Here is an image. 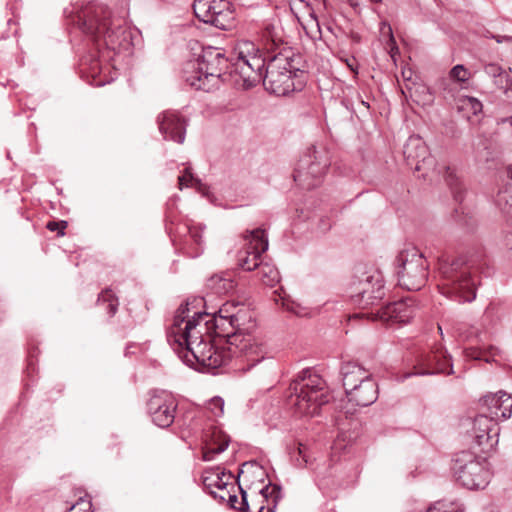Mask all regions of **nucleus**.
Listing matches in <instances>:
<instances>
[{
  "label": "nucleus",
  "instance_id": "obj_32",
  "mask_svg": "<svg viewBox=\"0 0 512 512\" xmlns=\"http://www.w3.org/2000/svg\"><path fill=\"white\" fill-rule=\"evenodd\" d=\"M99 305H103L107 309L109 316H114L118 308V300L111 289H105L98 297Z\"/></svg>",
  "mask_w": 512,
  "mask_h": 512
},
{
  "label": "nucleus",
  "instance_id": "obj_30",
  "mask_svg": "<svg viewBox=\"0 0 512 512\" xmlns=\"http://www.w3.org/2000/svg\"><path fill=\"white\" fill-rule=\"evenodd\" d=\"M178 184L179 189H183V187L193 186L197 189L198 192L202 193L204 196H207L206 185L203 184L200 179L194 177L190 168H186L184 174L178 177Z\"/></svg>",
  "mask_w": 512,
  "mask_h": 512
},
{
  "label": "nucleus",
  "instance_id": "obj_27",
  "mask_svg": "<svg viewBox=\"0 0 512 512\" xmlns=\"http://www.w3.org/2000/svg\"><path fill=\"white\" fill-rule=\"evenodd\" d=\"M231 478V474H227L223 470L216 469L205 473L203 476V485L207 490H209V492L213 491V488H217L219 491L224 492L227 490L226 487Z\"/></svg>",
  "mask_w": 512,
  "mask_h": 512
},
{
  "label": "nucleus",
  "instance_id": "obj_7",
  "mask_svg": "<svg viewBox=\"0 0 512 512\" xmlns=\"http://www.w3.org/2000/svg\"><path fill=\"white\" fill-rule=\"evenodd\" d=\"M395 273L400 287L418 291L428 280V263L423 254L413 246L405 247L396 256Z\"/></svg>",
  "mask_w": 512,
  "mask_h": 512
},
{
  "label": "nucleus",
  "instance_id": "obj_34",
  "mask_svg": "<svg viewBox=\"0 0 512 512\" xmlns=\"http://www.w3.org/2000/svg\"><path fill=\"white\" fill-rule=\"evenodd\" d=\"M458 110L472 115H477L482 111V103L474 97H464L459 100ZM470 119V115L467 114Z\"/></svg>",
  "mask_w": 512,
  "mask_h": 512
},
{
  "label": "nucleus",
  "instance_id": "obj_25",
  "mask_svg": "<svg viewBox=\"0 0 512 512\" xmlns=\"http://www.w3.org/2000/svg\"><path fill=\"white\" fill-rule=\"evenodd\" d=\"M229 439L220 430L208 431L205 434V447L203 448V459L211 461L214 457L228 447Z\"/></svg>",
  "mask_w": 512,
  "mask_h": 512
},
{
  "label": "nucleus",
  "instance_id": "obj_37",
  "mask_svg": "<svg viewBox=\"0 0 512 512\" xmlns=\"http://www.w3.org/2000/svg\"><path fill=\"white\" fill-rule=\"evenodd\" d=\"M494 83L507 97H512V79L506 71L497 77Z\"/></svg>",
  "mask_w": 512,
  "mask_h": 512
},
{
  "label": "nucleus",
  "instance_id": "obj_49",
  "mask_svg": "<svg viewBox=\"0 0 512 512\" xmlns=\"http://www.w3.org/2000/svg\"><path fill=\"white\" fill-rule=\"evenodd\" d=\"M331 228V222L329 220L322 219L319 223V229L322 232H326Z\"/></svg>",
  "mask_w": 512,
  "mask_h": 512
},
{
  "label": "nucleus",
  "instance_id": "obj_28",
  "mask_svg": "<svg viewBox=\"0 0 512 512\" xmlns=\"http://www.w3.org/2000/svg\"><path fill=\"white\" fill-rule=\"evenodd\" d=\"M234 286V281L229 275H213L207 281V287L218 295L230 292Z\"/></svg>",
  "mask_w": 512,
  "mask_h": 512
},
{
  "label": "nucleus",
  "instance_id": "obj_55",
  "mask_svg": "<svg viewBox=\"0 0 512 512\" xmlns=\"http://www.w3.org/2000/svg\"><path fill=\"white\" fill-rule=\"evenodd\" d=\"M369 1H370L371 3H373V4H377V3H380V2H381V0H369Z\"/></svg>",
  "mask_w": 512,
  "mask_h": 512
},
{
  "label": "nucleus",
  "instance_id": "obj_19",
  "mask_svg": "<svg viewBox=\"0 0 512 512\" xmlns=\"http://www.w3.org/2000/svg\"><path fill=\"white\" fill-rule=\"evenodd\" d=\"M147 408L153 423L167 428L174 422L177 402L172 394L161 392L149 399Z\"/></svg>",
  "mask_w": 512,
  "mask_h": 512
},
{
  "label": "nucleus",
  "instance_id": "obj_33",
  "mask_svg": "<svg viewBox=\"0 0 512 512\" xmlns=\"http://www.w3.org/2000/svg\"><path fill=\"white\" fill-rule=\"evenodd\" d=\"M260 495L263 499L267 500L269 497L273 499L274 505L272 508H268L267 511H265V506H260L257 512H275V507L278 502V500L281 498V488L278 485H273L272 487L270 485L264 486L260 490Z\"/></svg>",
  "mask_w": 512,
  "mask_h": 512
},
{
  "label": "nucleus",
  "instance_id": "obj_20",
  "mask_svg": "<svg viewBox=\"0 0 512 512\" xmlns=\"http://www.w3.org/2000/svg\"><path fill=\"white\" fill-rule=\"evenodd\" d=\"M471 436L482 451H488L498 443V424L485 412H480L473 421Z\"/></svg>",
  "mask_w": 512,
  "mask_h": 512
},
{
  "label": "nucleus",
  "instance_id": "obj_2",
  "mask_svg": "<svg viewBox=\"0 0 512 512\" xmlns=\"http://www.w3.org/2000/svg\"><path fill=\"white\" fill-rule=\"evenodd\" d=\"M77 23L82 32L89 37L99 52V58L110 59L102 48L116 51L129 46V33L124 20L112 18L111 11L102 4H89L78 14Z\"/></svg>",
  "mask_w": 512,
  "mask_h": 512
},
{
  "label": "nucleus",
  "instance_id": "obj_53",
  "mask_svg": "<svg viewBox=\"0 0 512 512\" xmlns=\"http://www.w3.org/2000/svg\"><path fill=\"white\" fill-rule=\"evenodd\" d=\"M508 175L512 179V165L508 167Z\"/></svg>",
  "mask_w": 512,
  "mask_h": 512
},
{
  "label": "nucleus",
  "instance_id": "obj_51",
  "mask_svg": "<svg viewBox=\"0 0 512 512\" xmlns=\"http://www.w3.org/2000/svg\"><path fill=\"white\" fill-rule=\"evenodd\" d=\"M499 123H502V124L508 123L512 128V116L501 119V121Z\"/></svg>",
  "mask_w": 512,
  "mask_h": 512
},
{
  "label": "nucleus",
  "instance_id": "obj_36",
  "mask_svg": "<svg viewBox=\"0 0 512 512\" xmlns=\"http://www.w3.org/2000/svg\"><path fill=\"white\" fill-rule=\"evenodd\" d=\"M262 41L268 46L269 43L276 45L280 41L279 35L276 31V27L273 24L266 23L260 32Z\"/></svg>",
  "mask_w": 512,
  "mask_h": 512
},
{
  "label": "nucleus",
  "instance_id": "obj_40",
  "mask_svg": "<svg viewBox=\"0 0 512 512\" xmlns=\"http://www.w3.org/2000/svg\"><path fill=\"white\" fill-rule=\"evenodd\" d=\"M238 304L239 303L227 302L221 306L217 314L223 316L224 318L230 319V316L235 314V311L238 308Z\"/></svg>",
  "mask_w": 512,
  "mask_h": 512
},
{
  "label": "nucleus",
  "instance_id": "obj_13",
  "mask_svg": "<svg viewBox=\"0 0 512 512\" xmlns=\"http://www.w3.org/2000/svg\"><path fill=\"white\" fill-rule=\"evenodd\" d=\"M328 165L325 152L312 145L299 159L293 174L294 180L304 189H313L321 183Z\"/></svg>",
  "mask_w": 512,
  "mask_h": 512
},
{
  "label": "nucleus",
  "instance_id": "obj_17",
  "mask_svg": "<svg viewBox=\"0 0 512 512\" xmlns=\"http://www.w3.org/2000/svg\"><path fill=\"white\" fill-rule=\"evenodd\" d=\"M413 374H453L452 357L441 344L436 345L431 351L421 355Z\"/></svg>",
  "mask_w": 512,
  "mask_h": 512
},
{
  "label": "nucleus",
  "instance_id": "obj_11",
  "mask_svg": "<svg viewBox=\"0 0 512 512\" xmlns=\"http://www.w3.org/2000/svg\"><path fill=\"white\" fill-rule=\"evenodd\" d=\"M453 469L457 482L470 490L484 489L491 478L486 460L467 451L458 454Z\"/></svg>",
  "mask_w": 512,
  "mask_h": 512
},
{
  "label": "nucleus",
  "instance_id": "obj_21",
  "mask_svg": "<svg viewBox=\"0 0 512 512\" xmlns=\"http://www.w3.org/2000/svg\"><path fill=\"white\" fill-rule=\"evenodd\" d=\"M481 412H485L490 419L497 422L510 418L512 413V396L499 391L488 394L481 400Z\"/></svg>",
  "mask_w": 512,
  "mask_h": 512
},
{
  "label": "nucleus",
  "instance_id": "obj_16",
  "mask_svg": "<svg viewBox=\"0 0 512 512\" xmlns=\"http://www.w3.org/2000/svg\"><path fill=\"white\" fill-rule=\"evenodd\" d=\"M458 337L460 341L469 344L463 349V354L467 359L484 360L489 363L496 361L495 357L500 355V350L495 346L479 347V344L483 342L482 332L474 326L459 328Z\"/></svg>",
  "mask_w": 512,
  "mask_h": 512
},
{
  "label": "nucleus",
  "instance_id": "obj_3",
  "mask_svg": "<svg viewBox=\"0 0 512 512\" xmlns=\"http://www.w3.org/2000/svg\"><path fill=\"white\" fill-rule=\"evenodd\" d=\"M478 275L465 256L439 261L437 287L440 293L458 303H470L476 298Z\"/></svg>",
  "mask_w": 512,
  "mask_h": 512
},
{
  "label": "nucleus",
  "instance_id": "obj_54",
  "mask_svg": "<svg viewBox=\"0 0 512 512\" xmlns=\"http://www.w3.org/2000/svg\"><path fill=\"white\" fill-rule=\"evenodd\" d=\"M492 305H489L485 311V314L487 315L492 310Z\"/></svg>",
  "mask_w": 512,
  "mask_h": 512
},
{
  "label": "nucleus",
  "instance_id": "obj_5",
  "mask_svg": "<svg viewBox=\"0 0 512 512\" xmlns=\"http://www.w3.org/2000/svg\"><path fill=\"white\" fill-rule=\"evenodd\" d=\"M289 401L295 413L313 417L319 414L321 407L329 402V393L325 381L309 369L303 370L290 384Z\"/></svg>",
  "mask_w": 512,
  "mask_h": 512
},
{
  "label": "nucleus",
  "instance_id": "obj_29",
  "mask_svg": "<svg viewBox=\"0 0 512 512\" xmlns=\"http://www.w3.org/2000/svg\"><path fill=\"white\" fill-rule=\"evenodd\" d=\"M184 230L187 231L189 239L195 244V247H190L187 249L186 253L190 257L199 256L201 253L202 232L204 227L202 225H187L184 227Z\"/></svg>",
  "mask_w": 512,
  "mask_h": 512
},
{
  "label": "nucleus",
  "instance_id": "obj_43",
  "mask_svg": "<svg viewBox=\"0 0 512 512\" xmlns=\"http://www.w3.org/2000/svg\"><path fill=\"white\" fill-rule=\"evenodd\" d=\"M296 450H297V454L299 456L295 459V461L297 462V465L302 466L303 463L304 464L308 463V459L306 456V446L299 443Z\"/></svg>",
  "mask_w": 512,
  "mask_h": 512
},
{
  "label": "nucleus",
  "instance_id": "obj_26",
  "mask_svg": "<svg viewBox=\"0 0 512 512\" xmlns=\"http://www.w3.org/2000/svg\"><path fill=\"white\" fill-rule=\"evenodd\" d=\"M230 321L234 324L235 333L245 334L253 332L255 328L253 313L243 304H238L235 314L230 316Z\"/></svg>",
  "mask_w": 512,
  "mask_h": 512
},
{
  "label": "nucleus",
  "instance_id": "obj_50",
  "mask_svg": "<svg viewBox=\"0 0 512 512\" xmlns=\"http://www.w3.org/2000/svg\"><path fill=\"white\" fill-rule=\"evenodd\" d=\"M498 43H501L503 40H512V37L509 36H493Z\"/></svg>",
  "mask_w": 512,
  "mask_h": 512
},
{
  "label": "nucleus",
  "instance_id": "obj_1",
  "mask_svg": "<svg viewBox=\"0 0 512 512\" xmlns=\"http://www.w3.org/2000/svg\"><path fill=\"white\" fill-rule=\"evenodd\" d=\"M212 334L229 341L235 334L234 324L219 314L192 311L187 301L176 310L167 339L187 365L210 371L228 361V355L210 344Z\"/></svg>",
  "mask_w": 512,
  "mask_h": 512
},
{
  "label": "nucleus",
  "instance_id": "obj_14",
  "mask_svg": "<svg viewBox=\"0 0 512 512\" xmlns=\"http://www.w3.org/2000/svg\"><path fill=\"white\" fill-rule=\"evenodd\" d=\"M193 11L200 21L218 29L228 30L234 26L235 8L229 0H195Z\"/></svg>",
  "mask_w": 512,
  "mask_h": 512
},
{
  "label": "nucleus",
  "instance_id": "obj_23",
  "mask_svg": "<svg viewBox=\"0 0 512 512\" xmlns=\"http://www.w3.org/2000/svg\"><path fill=\"white\" fill-rule=\"evenodd\" d=\"M348 403L353 407H366L373 404L378 397V385L371 377L366 381H361V384L355 388H349L345 392Z\"/></svg>",
  "mask_w": 512,
  "mask_h": 512
},
{
  "label": "nucleus",
  "instance_id": "obj_56",
  "mask_svg": "<svg viewBox=\"0 0 512 512\" xmlns=\"http://www.w3.org/2000/svg\"><path fill=\"white\" fill-rule=\"evenodd\" d=\"M288 309L294 313H298L297 311H295L292 307H288Z\"/></svg>",
  "mask_w": 512,
  "mask_h": 512
},
{
  "label": "nucleus",
  "instance_id": "obj_22",
  "mask_svg": "<svg viewBox=\"0 0 512 512\" xmlns=\"http://www.w3.org/2000/svg\"><path fill=\"white\" fill-rule=\"evenodd\" d=\"M157 123L164 139L179 144L184 142L187 123L179 113L170 110L164 111L158 116Z\"/></svg>",
  "mask_w": 512,
  "mask_h": 512
},
{
  "label": "nucleus",
  "instance_id": "obj_9",
  "mask_svg": "<svg viewBox=\"0 0 512 512\" xmlns=\"http://www.w3.org/2000/svg\"><path fill=\"white\" fill-rule=\"evenodd\" d=\"M293 62L294 60L284 53H279L269 60L262 79L267 91L277 96H285L301 86L300 82H295L300 70Z\"/></svg>",
  "mask_w": 512,
  "mask_h": 512
},
{
  "label": "nucleus",
  "instance_id": "obj_18",
  "mask_svg": "<svg viewBox=\"0 0 512 512\" xmlns=\"http://www.w3.org/2000/svg\"><path fill=\"white\" fill-rule=\"evenodd\" d=\"M415 306L410 298L389 303L375 312L367 314L372 320H379L386 324H405L414 316Z\"/></svg>",
  "mask_w": 512,
  "mask_h": 512
},
{
  "label": "nucleus",
  "instance_id": "obj_35",
  "mask_svg": "<svg viewBox=\"0 0 512 512\" xmlns=\"http://www.w3.org/2000/svg\"><path fill=\"white\" fill-rule=\"evenodd\" d=\"M239 489H240L241 497H242L240 506L239 507L236 506V504L238 503V497L234 492L231 493L230 490L224 491L225 495H227V497H228L227 502L231 508L238 509L240 512H248L249 504L247 502V493L241 487H239Z\"/></svg>",
  "mask_w": 512,
  "mask_h": 512
},
{
  "label": "nucleus",
  "instance_id": "obj_6",
  "mask_svg": "<svg viewBox=\"0 0 512 512\" xmlns=\"http://www.w3.org/2000/svg\"><path fill=\"white\" fill-rule=\"evenodd\" d=\"M403 155L407 165L416 172H421V176L424 178L429 175V172L443 174L455 200L462 201V184L454 169L445 164L437 163L429 154L428 148L421 137L410 136L404 146Z\"/></svg>",
  "mask_w": 512,
  "mask_h": 512
},
{
  "label": "nucleus",
  "instance_id": "obj_24",
  "mask_svg": "<svg viewBox=\"0 0 512 512\" xmlns=\"http://www.w3.org/2000/svg\"><path fill=\"white\" fill-rule=\"evenodd\" d=\"M340 374L345 392L349 391V388H355V386L361 384V381L371 378V374L355 362L343 363Z\"/></svg>",
  "mask_w": 512,
  "mask_h": 512
},
{
  "label": "nucleus",
  "instance_id": "obj_8",
  "mask_svg": "<svg viewBox=\"0 0 512 512\" xmlns=\"http://www.w3.org/2000/svg\"><path fill=\"white\" fill-rule=\"evenodd\" d=\"M229 345L230 352L239 361V369L243 371H249L266 358L272 357V349L260 333H235L229 340Z\"/></svg>",
  "mask_w": 512,
  "mask_h": 512
},
{
  "label": "nucleus",
  "instance_id": "obj_46",
  "mask_svg": "<svg viewBox=\"0 0 512 512\" xmlns=\"http://www.w3.org/2000/svg\"><path fill=\"white\" fill-rule=\"evenodd\" d=\"M345 63L347 65V67L352 71L354 72L355 74L358 73L357 69H358V65H357V61L354 57H351V58H346L345 60Z\"/></svg>",
  "mask_w": 512,
  "mask_h": 512
},
{
  "label": "nucleus",
  "instance_id": "obj_10",
  "mask_svg": "<svg viewBox=\"0 0 512 512\" xmlns=\"http://www.w3.org/2000/svg\"><path fill=\"white\" fill-rule=\"evenodd\" d=\"M350 299L363 309L377 305L385 296L384 278L377 269L357 272L349 285Z\"/></svg>",
  "mask_w": 512,
  "mask_h": 512
},
{
  "label": "nucleus",
  "instance_id": "obj_4",
  "mask_svg": "<svg viewBox=\"0 0 512 512\" xmlns=\"http://www.w3.org/2000/svg\"><path fill=\"white\" fill-rule=\"evenodd\" d=\"M229 63L230 59L222 48L205 47L198 59L186 64L183 78L191 87L209 92L219 86L230 67Z\"/></svg>",
  "mask_w": 512,
  "mask_h": 512
},
{
  "label": "nucleus",
  "instance_id": "obj_15",
  "mask_svg": "<svg viewBox=\"0 0 512 512\" xmlns=\"http://www.w3.org/2000/svg\"><path fill=\"white\" fill-rule=\"evenodd\" d=\"M244 240L245 247L237 254L238 265L243 270L252 271L261 263V255L268 249V239L264 230L256 228L248 231Z\"/></svg>",
  "mask_w": 512,
  "mask_h": 512
},
{
  "label": "nucleus",
  "instance_id": "obj_45",
  "mask_svg": "<svg viewBox=\"0 0 512 512\" xmlns=\"http://www.w3.org/2000/svg\"><path fill=\"white\" fill-rule=\"evenodd\" d=\"M418 92H421L422 94H424L423 99H421V101L423 103L431 101V94L429 93L427 87H425V86H418L417 88H415L414 93L416 94Z\"/></svg>",
  "mask_w": 512,
  "mask_h": 512
},
{
  "label": "nucleus",
  "instance_id": "obj_48",
  "mask_svg": "<svg viewBox=\"0 0 512 512\" xmlns=\"http://www.w3.org/2000/svg\"><path fill=\"white\" fill-rule=\"evenodd\" d=\"M210 494H211L215 499H218V500H219V502H227V500H228L227 495H225V492H223V491H219V492L210 491Z\"/></svg>",
  "mask_w": 512,
  "mask_h": 512
},
{
  "label": "nucleus",
  "instance_id": "obj_38",
  "mask_svg": "<svg viewBox=\"0 0 512 512\" xmlns=\"http://www.w3.org/2000/svg\"><path fill=\"white\" fill-rule=\"evenodd\" d=\"M449 76L455 81L465 82L469 79L470 72L463 65H456L450 70Z\"/></svg>",
  "mask_w": 512,
  "mask_h": 512
},
{
  "label": "nucleus",
  "instance_id": "obj_42",
  "mask_svg": "<svg viewBox=\"0 0 512 512\" xmlns=\"http://www.w3.org/2000/svg\"><path fill=\"white\" fill-rule=\"evenodd\" d=\"M485 73L491 77L494 78V80L499 77L502 73L505 72V70L502 69V67H500L499 65L497 64H494V63H490L488 65L485 66Z\"/></svg>",
  "mask_w": 512,
  "mask_h": 512
},
{
  "label": "nucleus",
  "instance_id": "obj_12",
  "mask_svg": "<svg viewBox=\"0 0 512 512\" xmlns=\"http://www.w3.org/2000/svg\"><path fill=\"white\" fill-rule=\"evenodd\" d=\"M234 54L236 59L232 63L233 71L239 73L244 81L252 83L263 79L267 64L252 41H239Z\"/></svg>",
  "mask_w": 512,
  "mask_h": 512
},
{
  "label": "nucleus",
  "instance_id": "obj_31",
  "mask_svg": "<svg viewBox=\"0 0 512 512\" xmlns=\"http://www.w3.org/2000/svg\"><path fill=\"white\" fill-rule=\"evenodd\" d=\"M259 275L264 284L268 286H274L279 281V272L275 266L268 263H260Z\"/></svg>",
  "mask_w": 512,
  "mask_h": 512
},
{
  "label": "nucleus",
  "instance_id": "obj_39",
  "mask_svg": "<svg viewBox=\"0 0 512 512\" xmlns=\"http://www.w3.org/2000/svg\"><path fill=\"white\" fill-rule=\"evenodd\" d=\"M224 401L220 397H215L210 400L208 409L213 413L214 416H220L223 414Z\"/></svg>",
  "mask_w": 512,
  "mask_h": 512
},
{
  "label": "nucleus",
  "instance_id": "obj_52",
  "mask_svg": "<svg viewBox=\"0 0 512 512\" xmlns=\"http://www.w3.org/2000/svg\"><path fill=\"white\" fill-rule=\"evenodd\" d=\"M344 409H345V411H344L345 414H352L353 413L351 408L345 407Z\"/></svg>",
  "mask_w": 512,
  "mask_h": 512
},
{
  "label": "nucleus",
  "instance_id": "obj_41",
  "mask_svg": "<svg viewBox=\"0 0 512 512\" xmlns=\"http://www.w3.org/2000/svg\"><path fill=\"white\" fill-rule=\"evenodd\" d=\"M425 512H458V510L452 506H447L442 502H436L432 506H430Z\"/></svg>",
  "mask_w": 512,
  "mask_h": 512
},
{
  "label": "nucleus",
  "instance_id": "obj_44",
  "mask_svg": "<svg viewBox=\"0 0 512 512\" xmlns=\"http://www.w3.org/2000/svg\"><path fill=\"white\" fill-rule=\"evenodd\" d=\"M67 226V223L65 221H61V222H49L47 224V228L51 231H54V230H57V229H60V234L63 235L64 232L63 230L66 228Z\"/></svg>",
  "mask_w": 512,
  "mask_h": 512
},
{
  "label": "nucleus",
  "instance_id": "obj_47",
  "mask_svg": "<svg viewBox=\"0 0 512 512\" xmlns=\"http://www.w3.org/2000/svg\"><path fill=\"white\" fill-rule=\"evenodd\" d=\"M100 71L101 70V66H100V59L98 60H95V59H90V71L92 74H95L97 71Z\"/></svg>",
  "mask_w": 512,
  "mask_h": 512
}]
</instances>
